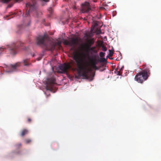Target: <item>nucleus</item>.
<instances>
[{
	"mask_svg": "<svg viewBox=\"0 0 161 161\" xmlns=\"http://www.w3.org/2000/svg\"><path fill=\"white\" fill-rule=\"evenodd\" d=\"M86 55L78 52L74 53L73 58L76 63L77 72L78 74L84 78L89 79L91 75L89 74L92 72V69L88 68L89 63L85 58Z\"/></svg>",
	"mask_w": 161,
	"mask_h": 161,
	"instance_id": "1",
	"label": "nucleus"
},
{
	"mask_svg": "<svg viewBox=\"0 0 161 161\" xmlns=\"http://www.w3.org/2000/svg\"><path fill=\"white\" fill-rule=\"evenodd\" d=\"M150 74V69L147 67L137 73L135 76V79L138 83H142L147 79Z\"/></svg>",
	"mask_w": 161,
	"mask_h": 161,
	"instance_id": "2",
	"label": "nucleus"
},
{
	"mask_svg": "<svg viewBox=\"0 0 161 161\" xmlns=\"http://www.w3.org/2000/svg\"><path fill=\"white\" fill-rule=\"evenodd\" d=\"M22 46V44L19 42L13 43L8 45L7 48L10 51V53L14 55L17 53V49L20 46Z\"/></svg>",
	"mask_w": 161,
	"mask_h": 161,
	"instance_id": "3",
	"label": "nucleus"
},
{
	"mask_svg": "<svg viewBox=\"0 0 161 161\" xmlns=\"http://www.w3.org/2000/svg\"><path fill=\"white\" fill-rule=\"evenodd\" d=\"M98 58V56L96 54H94L91 58H88L91 63V67L92 69L95 70L98 69L96 65L99 61Z\"/></svg>",
	"mask_w": 161,
	"mask_h": 161,
	"instance_id": "4",
	"label": "nucleus"
},
{
	"mask_svg": "<svg viewBox=\"0 0 161 161\" xmlns=\"http://www.w3.org/2000/svg\"><path fill=\"white\" fill-rule=\"evenodd\" d=\"M78 41L79 40L78 37H72L69 41L64 39L63 41V43L65 45H69L70 47H74L78 44Z\"/></svg>",
	"mask_w": 161,
	"mask_h": 161,
	"instance_id": "5",
	"label": "nucleus"
},
{
	"mask_svg": "<svg viewBox=\"0 0 161 161\" xmlns=\"http://www.w3.org/2000/svg\"><path fill=\"white\" fill-rule=\"evenodd\" d=\"M55 79L51 77L47 79L46 89L47 90L52 91L53 90V85L55 83Z\"/></svg>",
	"mask_w": 161,
	"mask_h": 161,
	"instance_id": "6",
	"label": "nucleus"
},
{
	"mask_svg": "<svg viewBox=\"0 0 161 161\" xmlns=\"http://www.w3.org/2000/svg\"><path fill=\"white\" fill-rule=\"evenodd\" d=\"M36 4V1L35 0H31V2L26 4V6L27 8H29L28 12H26L25 15L26 17H28L29 15V12L32 10H33L35 8V6Z\"/></svg>",
	"mask_w": 161,
	"mask_h": 161,
	"instance_id": "7",
	"label": "nucleus"
},
{
	"mask_svg": "<svg viewBox=\"0 0 161 161\" xmlns=\"http://www.w3.org/2000/svg\"><path fill=\"white\" fill-rule=\"evenodd\" d=\"M60 69L63 73H67L69 70L72 69L71 63H65L60 66Z\"/></svg>",
	"mask_w": 161,
	"mask_h": 161,
	"instance_id": "8",
	"label": "nucleus"
},
{
	"mask_svg": "<svg viewBox=\"0 0 161 161\" xmlns=\"http://www.w3.org/2000/svg\"><path fill=\"white\" fill-rule=\"evenodd\" d=\"M91 9L89 3L86 2L81 5V11L83 13H87Z\"/></svg>",
	"mask_w": 161,
	"mask_h": 161,
	"instance_id": "9",
	"label": "nucleus"
},
{
	"mask_svg": "<svg viewBox=\"0 0 161 161\" xmlns=\"http://www.w3.org/2000/svg\"><path fill=\"white\" fill-rule=\"evenodd\" d=\"M45 36H39L37 38V43L38 45H42L46 48H48L47 45L45 42Z\"/></svg>",
	"mask_w": 161,
	"mask_h": 161,
	"instance_id": "10",
	"label": "nucleus"
},
{
	"mask_svg": "<svg viewBox=\"0 0 161 161\" xmlns=\"http://www.w3.org/2000/svg\"><path fill=\"white\" fill-rule=\"evenodd\" d=\"M21 65L20 62H17L14 64H11L9 68L11 69V72L15 71L17 70V69Z\"/></svg>",
	"mask_w": 161,
	"mask_h": 161,
	"instance_id": "11",
	"label": "nucleus"
},
{
	"mask_svg": "<svg viewBox=\"0 0 161 161\" xmlns=\"http://www.w3.org/2000/svg\"><path fill=\"white\" fill-rule=\"evenodd\" d=\"M97 51L95 47H91V48H90V49L88 51V52H87L88 53V54H87L88 56H89V54L88 53L89 52L91 54H92L93 53H97Z\"/></svg>",
	"mask_w": 161,
	"mask_h": 161,
	"instance_id": "12",
	"label": "nucleus"
},
{
	"mask_svg": "<svg viewBox=\"0 0 161 161\" xmlns=\"http://www.w3.org/2000/svg\"><path fill=\"white\" fill-rule=\"evenodd\" d=\"M123 67L120 68L119 67L117 68L116 70L115 71V72L117 75H121L122 73V69Z\"/></svg>",
	"mask_w": 161,
	"mask_h": 161,
	"instance_id": "13",
	"label": "nucleus"
},
{
	"mask_svg": "<svg viewBox=\"0 0 161 161\" xmlns=\"http://www.w3.org/2000/svg\"><path fill=\"white\" fill-rule=\"evenodd\" d=\"M28 133V130L26 129H24L21 131V136H22L27 134Z\"/></svg>",
	"mask_w": 161,
	"mask_h": 161,
	"instance_id": "14",
	"label": "nucleus"
},
{
	"mask_svg": "<svg viewBox=\"0 0 161 161\" xmlns=\"http://www.w3.org/2000/svg\"><path fill=\"white\" fill-rule=\"evenodd\" d=\"M91 46L88 43H86L84 46V49L87 52H88V51L91 48Z\"/></svg>",
	"mask_w": 161,
	"mask_h": 161,
	"instance_id": "15",
	"label": "nucleus"
},
{
	"mask_svg": "<svg viewBox=\"0 0 161 161\" xmlns=\"http://www.w3.org/2000/svg\"><path fill=\"white\" fill-rule=\"evenodd\" d=\"M29 59H27L23 60V63L25 66H29L31 64L29 62Z\"/></svg>",
	"mask_w": 161,
	"mask_h": 161,
	"instance_id": "16",
	"label": "nucleus"
},
{
	"mask_svg": "<svg viewBox=\"0 0 161 161\" xmlns=\"http://www.w3.org/2000/svg\"><path fill=\"white\" fill-rule=\"evenodd\" d=\"M88 43L91 46L94 43V40L93 38L91 39L88 40Z\"/></svg>",
	"mask_w": 161,
	"mask_h": 161,
	"instance_id": "17",
	"label": "nucleus"
},
{
	"mask_svg": "<svg viewBox=\"0 0 161 161\" xmlns=\"http://www.w3.org/2000/svg\"><path fill=\"white\" fill-rule=\"evenodd\" d=\"M109 53L108 56H108H110V57H111L113 56V54H114V52L113 51L110 50H109Z\"/></svg>",
	"mask_w": 161,
	"mask_h": 161,
	"instance_id": "18",
	"label": "nucleus"
},
{
	"mask_svg": "<svg viewBox=\"0 0 161 161\" xmlns=\"http://www.w3.org/2000/svg\"><path fill=\"white\" fill-rule=\"evenodd\" d=\"M105 53H103V52H100L99 53L100 56L101 58L104 57L105 56Z\"/></svg>",
	"mask_w": 161,
	"mask_h": 161,
	"instance_id": "19",
	"label": "nucleus"
},
{
	"mask_svg": "<svg viewBox=\"0 0 161 161\" xmlns=\"http://www.w3.org/2000/svg\"><path fill=\"white\" fill-rule=\"evenodd\" d=\"M107 50V48L104 45L102 46V50L103 51L105 52Z\"/></svg>",
	"mask_w": 161,
	"mask_h": 161,
	"instance_id": "20",
	"label": "nucleus"
},
{
	"mask_svg": "<svg viewBox=\"0 0 161 161\" xmlns=\"http://www.w3.org/2000/svg\"><path fill=\"white\" fill-rule=\"evenodd\" d=\"M25 141V143L26 144L29 143L31 142V140L30 139H26Z\"/></svg>",
	"mask_w": 161,
	"mask_h": 161,
	"instance_id": "21",
	"label": "nucleus"
},
{
	"mask_svg": "<svg viewBox=\"0 0 161 161\" xmlns=\"http://www.w3.org/2000/svg\"><path fill=\"white\" fill-rule=\"evenodd\" d=\"M106 61V60L104 58H102L100 60V62H104Z\"/></svg>",
	"mask_w": 161,
	"mask_h": 161,
	"instance_id": "22",
	"label": "nucleus"
},
{
	"mask_svg": "<svg viewBox=\"0 0 161 161\" xmlns=\"http://www.w3.org/2000/svg\"><path fill=\"white\" fill-rule=\"evenodd\" d=\"M51 47L50 48V49L51 50L54 49L55 48V46L54 45H53V44H51Z\"/></svg>",
	"mask_w": 161,
	"mask_h": 161,
	"instance_id": "23",
	"label": "nucleus"
},
{
	"mask_svg": "<svg viewBox=\"0 0 161 161\" xmlns=\"http://www.w3.org/2000/svg\"><path fill=\"white\" fill-rule=\"evenodd\" d=\"M61 42H58L57 44L59 46V47H61Z\"/></svg>",
	"mask_w": 161,
	"mask_h": 161,
	"instance_id": "24",
	"label": "nucleus"
},
{
	"mask_svg": "<svg viewBox=\"0 0 161 161\" xmlns=\"http://www.w3.org/2000/svg\"><path fill=\"white\" fill-rule=\"evenodd\" d=\"M11 0H2L4 3H7L10 1Z\"/></svg>",
	"mask_w": 161,
	"mask_h": 161,
	"instance_id": "25",
	"label": "nucleus"
},
{
	"mask_svg": "<svg viewBox=\"0 0 161 161\" xmlns=\"http://www.w3.org/2000/svg\"><path fill=\"white\" fill-rule=\"evenodd\" d=\"M6 48L3 47H1L0 48V50L1 52L4 51V50H5Z\"/></svg>",
	"mask_w": 161,
	"mask_h": 161,
	"instance_id": "26",
	"label": "nucleus"
},
{
	"mask_svg": "<svg viewBox=\"0 0 161 161\" xmlns=\"http://www.w3.org/2000/svg\"><path fill=\"white\" fill-rule=\"evenodd\" d=\"M21 146V144L20 143H19L16 145V146L17 147H20Z\"/></svg>",
	"mask_w": 161,
	"mask_h": 161,
	"instance_id": "27",
	"label": "nucleus"
},
{
	"mask_svg": "<svg viewBox=\"0 0 161 161\" xmlns=\"http://www.w3.org/2000/svg\"><path fill=\"white\" fill-rule=\"evenodd\" d=\"M27 121L29 123H31V119L30 118H28Z\"/></svg>",
	"mask_w": 161,
	"mask_h": 161,
	"instance_id": "28",
	"label": "nucleus"
},
{
	"mask_svg": "<svg viewBox=\"0 0 161 161\" xmlns=\"http://www.w3.org/2000/svg\"><path fill=\"white\" fill-rule=\"evenodd\" d=\"M10 15H9V16H7V17H6V19H7V20H8V19H11V18H12L13 17H10L9 18H8V17H10Z\"/></svg>",
	"mask_w": 161,
	"mask_h": 161,
	"instance_id": "29",
	"label": "nucleus"
},
{
	"mask_svg": "<svg viewBox=\"0 0 161 161\" xmlns=\"http://www.w3.org/2000/svg\"><path fill=\"white\" fill-rule=\"evenodd\" d=\"M43 1L46 2H48L49 1V0H43Z\"/></svg>",
	"mask_w": 161,
	"mask_h": 161,
	"instance_id": "30",
	"label": "nucleus"
},
{
	"mask_svg": "<svg viewBox=\"0 0 161 161\" xmlns=\"http://www.w3.org/2000/svg\"><path fill=\"white\" fill-rule=\"evenodd\" d=\"M41 58H37V60L38 61H39V60H41Z\"/></svg>",
	"mask_w": 161,
	"mask_h": 161,
	"instance_id": "31",
	"label": "nucleus"
},
{
	"mask_svg": "<svg viewBox=\"0 0 161 161\" xmlns=\"http://www.w3.org/2000/svg\"><path fill=\"white\" fill-rule=\"evenodd\" d=\"M52 10V9L51 8H49L48 9L49 10Z\"/></svg>",
	"mask_w": 161,
	"mask_h": 161,
	"instance_id": "32",
	"label": "nucleus"
},
{
	"mask_svg": "<svg viewBox=\"0 0 161 161\" xmlns=\"http://www.w3.org/2000/svg\"><path fill=\"white\" fill-rule=\"evenodd\" d=\"M94 75H95V74H94L93 76H92V77H93L94 76Z\"/></svg>",
	"mask_w": 161,
	"mask_h": 161,
	"instance_id": "33",
	"label": "nucleus"
},
{
	"mask_svg": "<svg viewBox=\"0 0 161 161\" xmlns=\"http://www.w3.org/2000/svg\"><path fill=\"white\" fill-rule=\"evenodd\" d=\"M33 56L34 57V54H33Z\"/></svg>",
	"mask_w": 161,
	"mask_h": 161,
	"instance_id": "34",
	"label": "nucleus"
}]
</instances>
